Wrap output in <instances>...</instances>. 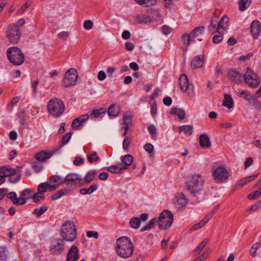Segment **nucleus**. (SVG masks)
<instances>
[{
  "instance_id": "52",
  "label": "nucleus",
  "mask_w": 261,
  "mask_h": 261,
  "mask_svg": "<svg viewBox=\"0 0 261 261\" xmlns=\"http://www.w3.org/2000/svg\"><path fill=\"white\" fill-rule=\"evenodd\" d=\"M260 244L259 243H255L253 244L250 250V254L251 256L254 257L256 255V250L260 246Z\"/></svg>"
},
{
  "instance_id": "11",
  "label": "nucleus",
  "mask_w": 261,
  "mask_h": 261,
  "mask_svg": "<svg viewBox=\"0 0 261 261\" xmlns=\"http://www.w3.org/2000/svg\"><path fill=\"white\" fill-rule=\"evenodd\" d=\"M243 77H244L245 83L251 87L256 88L259 85V81L257 74L250 68H247L246 72Z\"/></svg>"
},
{
  "instance_id": "12",
  "label": "nucleus",
  "mask_w": 261,
  "mask_h": 261,
  "mask_svg": "<svg viewBox=\"0 0 261 261\" xmlns=\"http://www.w3.org/2000/svg\"><path fill=\"white\" fill-rule=\"evenodd\" d=\"M89 118L88 114L82 115L79 117L74 119L71 124V126L74 130H79L81 129V126L83 125L86 121Z\"/></svg>"
},
{
  "instance_id": "37",
  "label": "nucleus",
  "mask_w": 261,
  "mask_h": 261,
  "mask_svg": "<svg viewBox=\"0 0 261 261\" xmlns=\"http://www.w3.org/2000/svg\"><path fill=\"white\" fill-rule=\"evenodd\" d=\"M121 159L122 163H123L125 165L124 166L126 167L127 166H130L133 162V157L129 154L122 156Z\"/></svg>"
},
{
  "instance_id": "29",
  "label": "nucleus",
  "mask_w": 261,
  "mask_h": 261,
  "mask_svg": "<svg viewBox=\"0 0 261 261\" xmlns=\"http://www.w3.org/2000/svg\"><path fill=\"white\" fill-rule=\"evenodd\" d=\"M237 95L249 101L254 99V96L249 93L247 90H242L237 92Z\"/></svg>"
},
{
  "instance_id": "23",
  "label": "nucleus",
  "mask_w": 261,
  "mask_h": 261,
  "mask_svg": "<svg viewBox=\"0 0 261 261\" xmlns=\"http://www.w3.org/2000/svg\"><path fill=\"white\" fill-rule=\"evenodd\" d=\"M0 174L6 179L7 177L10 178L11 175H15L16 174V170L6 166H2L0 167Z\"/></svg>"
},
{
  "instance_id": "9",
  "label": "nucleus",
  "mask_w": 261,
  "mask_h": 261,
  "mask_svg": "<svg viewBox=\"0 0 261 261\" xmlns=\"http://www.w3.org/2000/svg\"><path fill=\"white\" fill-rule=\"evenodd\" d=\"M77 71L74 68H70L65 74L62 81L64 87L67 88L74 85L77 80Z\"/></svg>"
},
{
  "instance_id": "32",
  "label": "nucleus",
  "mask_w": 261,
  "mask_h": 261,
  "mask_svg": "<svg viewBox=\"0 0 261 261\" xmlns=\"http://www.w3.org/2000/svg\"><path fill=\"white\" fill-rule=\"evenodd\" d=\"M229 22V18L226 16H223L220 20L218 22L217 29H226L228 27V23Z\"/></svg>"
},
{
  "instance_id": "48",
  "label": "nucleus",
  "mask_w": 261,
  "mask_h": 261,
  "mask_svg": "<svg viewBox=\"0 0 261 261\" xmlns=\"http://www.w3.org/2000/svg\"><path fill=\"white\" fill-rule=\"evenodd\" d=\"M115 104H112L109 107L108 110V114L109 116L116 117L118 116V112L115 111Z\"/></svg>"
},
{
  "instance_id": "38",
  "label": "nucleus",
  "mask_w": 261,
  "mask_h": 261,
  "mask_svg": "<svg viewBox=\"0 0 261 261\" xmlns=\"http://www.w3.org/2000/svg\"><path fill=\"white\" fill-rule=\"evenodd\" d=\"M141 220L138 217L132 218L129 221L130 226L134 229H138L140 225Z\"/></svg>"
},
{
  "instance_id": "2",
  "label": "nucleus",
  "mask_w": 261,
  "mask_h": 261,
  "mask_svg": "<svg viewBox=\"0 0 261 261\" xmlns=\"http://www.w3.org/2000/svg\"><path fill=\"white\" fill-rule=\"evenodd\" d=\"M61 229V236L63 240L72 242L76 239L77 229L73 221H66L62 225Z\"/></svg>"
},
{
  "instance_id": "60",
  "label": "nucleus",
  "mask_w": 261,
  "mask_h": 261,
  "mask_svg": "<svg viewBox=\"0 0 261 261\" xmlns=\"http://www.w3.org/2000/svg\"><path fill=\"white\" fill-rule=\"evenodd\" d=\"M93 27V22L91 20H88L84 23V28L87 30L91 29Z\"/></svg>"
},
{
  "instance_id": "58",
  "label": "nucleus",
  "mask_w": 261,
  "mask_h": 261,
  "mask_svg": "<svg viewBox=\"0 0 261 261\" xmlns=\"http://www.w3.org/2000/svg\"><path fill=\"white\" fill-rule=\"evenodd\" d=\"M187 91L188 92V95L190 97H193L195 95L194 85L191 84Z\"/></svg>"
},
{
  "instance_id": "14",
  "label": "nucleus",
  "mask_w": 261,
  "mask_h": 261,
  "mask_svg": "<svg viewBox=\"0 0 261 261\" xmlns=\"http://www.w3.org/2000/svg\"><path fill=\"white\" fill-rule=\"evenodd\" d=\"M48 182L49 184V187L51 188V191H54L57 187L64 184V178L59 175H53L49 178Z\"/></svg>"
},
{
  "instance_id": "18",
  "label": "nucleus",
  "mask_w": 261,
  "mask_h": 261,
  "mask_svg": "<svg viewBox=\"0 0 261 261\" xmlns=\"http://www.w3.org/2000/svg\"><path fill=\"white\" fill-rule=\"evenodd\" d=\"M63 239H59L56 244L50 247V251L54 254H59L64 250L65 244Z\"/></svg>"
},
{
  "instance_id": "46",
  "label": "nucleus",
  "mask_w": 261,
  "mask_h": 261,
  "mask_svg": "<svg viewBox=\"0 0 261 261\" xmlns=\"http://www.w3.org/2000/svg\"><path fill=\"white\" fill-rule=\"evenodd\" d=\"M87 159L88 161L90 163H92L93 162H96L99 160V157L97 155L96 151H92L90 154L87 155Z\"/></svg>"
},
{
  "instance_id": "13",
  "label": "nucleus",
  "mask_w": 261,
  "mask_h": 261,
  "mask_svg": "<svg viewBox=\"0 0 261 261\" xmlns=\"http://www.w3.org/2000/svg\"><path fill=\"white\" fill-rule=\"evenodd\" d=\"M250 32L254 39H256L261 33V22L258 20H253L250 25Z\"/></svg>"
},
{
  "instance_id": "6",
  "label": "nucleus",
  "mask_w": 261,
  "mask_h": 261,
  "mask_svg": "<svg viewBox=\"0 0 261 261\" xmlns=\"http://www.w3.org/2000/svg\"><path fill=\"white\" fill-rule=\"evenodd\" d=\"M64 184H66L67 191H71L77 187L82 186L83 185V180L79 174L69 173L64 178Z\"/></svg>"
},
{
  "instance_id": "49",
  "label": "nucleus",
  "mask_w": 261,
  "mask_h": 261,
  "mask_svg": "<svg viewBox=\"0 0 261 261\" xmlns=\"http://www.w3.org/2000/svg\"><path fill=\"white\" fill-rule=\"evenodd\" d=\"M8 258V251L7 249L3 247H0V260H6Z\"/></svg>"
},
{
  "instance_id": "19",
  "label": "nucleus",
  "mask_w": 261,
  "mask_h": 261,
  "mask_svg": "<svg viewBox=\"0 0 261 261\" xmlns=\"http://www.w3.org/2000/svg\"><path fill=\"white\" fill-rule=\"evenodd\" d=\"M187 203V200L185 195L182 193H177L176 194V201L174 204L178 208L183 207Z\"/></svg>"
},
{
  "instance_id": "22",
  "label": "nucleus",
  "mask_w": 261,
  "mask_h": 261,
  "mask_svg": "<svg viewBox=\"0 0 261 261\" xmlns=\"http://www.w3.org/2000/svg\"><path fill=\"white\" fill-rule=\"evenodd\" d=\"M179 84L180 85V89L183 92H186L190 86L189 80L187 76L185 74H182L179 78Z\"/></svg>"
},
{
  "instance_id": "7",
  "label": "nucleus",
  "mask_w": 261,
  "mask_h": 261,
  "mask_svg": "<svg viewBox=\"0 0 261 261\" xmlns=\"http://www.w3.org/2000/svg\"><path fill=\"white\" fill-rule=\"evenodd\" d=\"M173 215L169 210L163 211L158 218V225L161 229H167L172 225Z\"/></svg>"
},
{
  "instance_id": "59",
  "label": "nucleus",
  "mask_w": 261,
  "mask_h": 261,
  "mask_svg": "<svg viewBox=\"0 0 261 261\" xmlns=\"http://www.w3.org/2000/svg\"><path fill=\"white\" fill-rule=\"evenodd\" d=\"M144 148L145 150L149 153H152L153 152L154 148L153 145L150 143L146 144L144 145Z\"/></svg>"
},
{
  "instance_id": "56",
  "label": "nucleus",
  "mask_w": 261,
  "mask_h": 261,
  "mask_svg": "<svg viewBox=\"0 0 261 261\" xmlns=\"http://www.w3.org/2000/svg\"><path fill=\"white\" fill-rule=\"evenodd\" d=\"M132 141V139L130 137H125L123 142V148L124 150H127Z\"/></svg>"
},
{
  "instance_id": "53",
  "label": "nucleus",
  "mask_w": 261,
  "mask_h": 261,
  "mask_svg": "<svg viewBox=\"0 0 261 261\" xmlns=\"http://www.w3.org/2000/svg\"><path fill=\"white\" fill-rule=\"evenodd\" d=\"M239 9L241 11H243L248 7L249 4L248 2L245 0H240L239 2Z\"/></svg>"
},
{
  "instance_id": "43",
  "label": "nucleus",
  "mask_w": 261,
  "mask_h": 261,
  "mask_svg": "<svg viewBox=\"0 0 261 261\" xmlns=\"http://www.w3.org/2000/svg\"><path fill=\"white\" fill-rule=\"evenodd\" d=\"M21 176L20 171L16 170V174L15 175H11L9 178V180L11 183H16L20 179Z\"/></svg>"
},
{
  "instance_id": "27",
  "label": "nucleus",
  "mask_w": 261,
  "mask_h": 261,
  "mask_svg": "<svg viewBox=\"0 0 261 261\" xmlns=\"http://www.w3.org/2000/svg\"><path fill=\"white\" fill-rule=\"evenodd\" d=\"M171 114L177 115L180 120L185 118L186 113L182 109H178L176 107L173 108L170 111Z\"/></svg>"
},
{
  "instance_id": "1",
  "label": "nucleus",
  "mask_w": 261,
  "mask_h": 261,
  "mask_svg": "<svg viewBox=\"0 0 261 261\" xmlns=\"http://www.w3.org/2000/svg\"><path fill=\"white\" fill-rule=\"evenodd\" d=\"M115 250L121 257L127 258L133 254V244L130 238L126 236L119 238L116 242Z\"/></svg>"
},
{
  "instance_id": "41",
  "label": "nucleus",
  "mask_w": 261,
  "mask_h": 261,
  "mask_svg": "<svg viewBox=\"0 0 261 261\" xmlns=\"http://www.w3.org/2000/svg\"><path fill=\"white\" fill-rule=\"evenodd\" d=\"M49 184L47 182H44L40 184L38 187V191L39 194H41L46 192L47 190L51 191V188L49 187Z\"/></svg>"
},
{
  "instance_id": "45",
  "label": "nucleus",
  "mask_w": 261,
  "mask_h": 261,
  "mask_svg": "<svg viewBox=\"0 0 261 261\" xmlns=\"http://www.w3.org/2000/svg\"><path fill=\"white\" fill-rule=\"evenodd\" d=\"M67 191H68L66 190L65 191H64L63 190H60L52 195L51 199L54 200H57L62 196L67 194Z\"/></svg>"
},
{
  "instance_id": "44",
  "label": "nucleus",
  "mask_w": 261,
  "mask_h": 261,
  "mask_svg": "<svg viewBox=\"0 0 261 261\" xmlns=\"http://www.w3.org/2000/svg\"><path fill=\"white\" fill-rule=\"evenodd\" d=\"M47 210V207L45 205H43L40 208L35 209L33 213V214L37 215L38 217H40Z\"/></svg>"
},
{
  "instance_id": "36",
  "label": "nucleus",
  "mask_w": 261,
  "mask_h": 261,
  "mask_svg": "<svg viewBox=\"0 0 261 261\" xmlns=\"http://www.w3.org/2000/svg\"><path fill=\"white\" fill-rule=\"evenodd\" d=\"M181 40L183 45H185L186 48L184 49L185 51L187 50V47L189 45L190 41L193 39L188 34H184L181 37Z\"/></svg>"
},
{
  "instance_id": "25",
  "label": "nucleus",
  "mask_w": 261,
  "mask_h": 261,
  "mask_svg": "<svg viewBox=\"0 0 261 261\" xmlns=\"http://www.w3.org/2000/svg\"><path fill=\"white\" fill-rule=\"evenodd\" d=\"M222 105L229 109L233 107V101L230 95L228 94H224Z\"/></svg>"
},
{
  "instance_id": "40",
  "label": "nucleus",
  "mask_w": 261,
  "mask_h": 261,
  "mask_svg": "<svg viewBox=\"0 0 261 261\" xmlns=\"http://www.w3.org/2000/svg\"><path fill=\"white\" fill-rule=\"evenodd\" d=\"M107 110L105 108H101L98 110H94L90 114L91 118H97L99 117L101 114H105Z\"/></svg>"
},
{
  "instance_id": "50",
  "label": "nucleus",
  "mask_w": 261,
  "mask_h": 261,
  "mask_svg": "<svg viewBox=\"0 0 261 261\" xmlns=\"http://www.w3.org/2000/svg\"><path fill=\"white\" fill-rule=\"evenodd\" d=\"M261 194V189L258 188L256 191L251 192L248 196L249 199H256Z\"/></svg>"
},
{
  "instance_id": "30",
  "label": "nucleus",
  "mask_w": 261,
  "mask_h": 261,
  "mask_svg": "<svg viewBox=\"0 0 261 261\" xmlns=\"http://www.w3.org/2000/svg\"><path fill=\"white\" fill-rule=\"evenodd\" d=\"M205 30L203 26H200L195 28L191 33L189 35L192 39L195 38L196 37L200 36L202 34Z\"/></svg>"
},
{
  "instance_id": "5",
  "label": "nucleus",
  "mask_w": 261,
  "mask_h": 261,
  "mask_svg": "<svg viewBox=\"0 0 261 261\" xmlns=\"http://www.w3.org/2000/svg\"><path fill=\"white\" fill-rule=\"evenodd\" d=\"M48 112L55 117L60 116L65 110L64 102L60 98H55L49 101L47 104Z\"/></svg>"
},
{
  "instance_id": "26",
  "label": "nucleus",
  "mask_w": 261,
  "mask_h": 261,
  "mask_svg": "<svg viewBox=\"0 0 261 261\" xmlns=\"http://www.w3.org/2000/svg\"><path fill=\"white\" fill-rule=\"evenodd\" d=\"M127 167L122 165V164H119L116 165H113L109 167L108 168V170L113 173L119 174L122 172V171L126 169Z\"/></svg>"
},
{
  "instance_id": "51",
  "label": "nucleus",
  "mask_w": 261,
  "mask_h": 261,
  "mask_svg": "<svg viewBox=\"0 0 261 261\" xmlns=\"http://www.w3.org/2000/svg\"><path fill=\"white\" fill-rule=\"evenodd\" d=\"M72 135V132H69L67 134H66L61 139V146H64L65 144H66L69 141L70 139L71 138V137Z\"/></svg>"
},
{
  "instance_id": "24",
  "label": "nucleus",
  "mask_w": 261,
  "mask_h": 261,
  "mask_svg": "<svg viewBox=\"0 0 261 261\" xmlns=\"http://www.w3.org/2000/svg\"><path fill=\"white\" fill-rule=\"evenodd\" d=\"M199 144L203 148H207L211 146L210 139L207 135L203 134L200 136Z\"/></svg>"
},
{
  "instance_id": "61",
  "label": "nucleus",
  "mask_w": 261,
  "mask_h": 261,
  "mask_svg": "<svg viewBox=\"0 0 261 261\" xmlns=\"http://www.w3.org/2000/svg\"><path fill=\"white\" fill-rule=\"evenodd\" d=\"M223 37V36L221 34L215 35L213 37V41L215 43H219L222 40Z\"/></svg>"
},
{
  "instance_id": "62",
  "label": "nucleus",
  "mask_w": 261,
  "mask_h": 261,
  "mask_svg": "<svg viewBox=\"0 0 261 261\" xmlns=\"http://www.w3.org/2000/svg\"><path fill=\"white\" fill-rule=\"evenodd\" d=\"M162 31L163 34L167 35L171 32V28L169 26L164 25L162 27Z\"/></svg>"
},
{
  "instance_id": "3",
  "label": "nucleus",
  "mask_w": 261,
  "mask_h": 261,
  "mask_svg": "<svg viewBox=\"0 0 261 261\" xmlns=\"http://www.w3.org/2000/svg\"><path fill=\"white\" fill-rule=\"evenodd\" d=\"M6 54L9 61L14 65L19 66L24 62V55L21 50L17 46L9 47Z\"/></svg>"
},
{
  "instance_id": "8",
  "label": "nucleus",
  "mask_w": 261,
  "mask_h": 261,
  "mask_svg": "<svg viewBox=\"0 0 261 261\" xmlns=\"http://www.w3.org/2000/svg\"><path fill=\"white\" fill-rule=\"evenodd\" d=\"M21 34V31L17 24H10L7 27L6 37L13 44H16L19 41Z\"/></svg>"
},
{
  "instance_id": "16",
  "label": "nucleus",
  "mask_w": 261,
  "mask_h": 261,
  "mask_svg": "<svg viewBox=\"0 0 261 261\" xmlns=\"http://www.w3.org/2000/svg\"><path fill=\"white\" fill-rule=\"evenodd\" d=\"M243 75L239 72L230 69L227 72V77L232 82L237 83L242 82Z\"/></svg>"
},
{
  "instance_id": "10",
  "label": "nucleus",
  "mask_w": 261,
  "mask_h": 261,
  "mask_svg": "<svg viewBox=\"0 0 261 261\" xmlns=\"http://www.w3.org/2000/svg\"><path fill=\"white\" fill-rule=\"evenodd\" d=\"M214 179L217 183L226 182L229 178L230 174L228 170L223 166H219L213 172Z\"/></svg>"
},
{
  "instance_id": "57",
  "label": "nucleus",
  "mask_w": 261,
  "mask_h": 261,
  "mask_svg": "<svg viewBox=\"0 0 261 261\" xmlns=\"http://www.w3.org/2000/svg\"><path fill=\"white\" fill-rule=\"evenodd\" d=\"M69 33L68 32H62L58 34V37L63 40H65L69 36Z\"/></svg>"
},
{
  "instance_id": "15",
  "label": "nucleus",
  "mask_w": 261,
  "mask_h": 261,
  "mask_svg": "<svg viewBox=\"0 0 261 261\" xmlns=\"http://www.w3.org/2000/svg\"><path fill=\"white\" fill-rule=\"evenodd\" d=\"M204 55L203 54L195 56L191 61V68L195 69L202 67L204 64Z\"/></svg>"
},
{
  "instance_id": "54",
  "label": "nucleus",
  "mask_w": 261,
  "mask_h": 261,
  "mask_svg": "<svg viewBox=\"0 0 261 261\" xmlns=\"http://www.w3.org/2000/svg\"><path fill=\"white\" fill-rule=\"evenodd\" d=\"M205 221L204 220H202L199 223H198L195 225H194L191 228L190 230L193 231L197 230L202 226H203L205 224Z\"/></svg>"
},
{
  "instance_id": "47",
  "label": "nucleus",
  "mask_w": 261,
  "mask_h": 261,
  "mask_svg": "<svg viewBox=\"0 0 261 261\" xmlns=\"http://www.w3.org/2000/svg\"><path fill=\"white\" fill-rule=\"evenodd\" d=\"M208 242L207 239H205L202 242H201L200 244L195 248V252H196L197 254H199L202 250L203 249V248L205 247L206 245L207 244Z\"/></svg>"
},
{
  "instance_id": "64",
  "label": "nucleus",
  "mask_w": 261,
  "mask_h": 261,
  "mask_svg": "<svg viewBox=\"0 0 261 261\" xmlns=\"http://www.w3.org/2000/svg\"><path fill=\"white\" fill-rule=\"evenodd\" d=\"M44 198V195L42 196L39 195L38 193H34L33 199L35 202L38 203L41 199H43Z\"/></svg>"
},
{
  "instance_id": "63",
  "label": "nucleus",
  "mask_w": 261,
  "mask_h": 261,
  "mask_svg": "<svg viewBox=\"0 0 261 261\" xmlns=\"http://www.w3.org/2000/svg\"><path fill=\"white\" fill-rule=\"evenodd\" d=\"M87 236L89 238H94L97 239L98 237V233L95 231H88L87 232Z\"/></svg>"
},
{
  "instance_id": "21",
  "label": "nucleus",
  "mask_w": 261,
  "mask_h": 261,
  "mask_svg": "<svg viewBox=\"0 0 261 261\" xmlns=\"http://www.w3.org/2000/svg\"><path fill=\"white\" fill-rule=\"evenodd\" d=\"M54 153L55 152L53 151L42 150L36 154L35 158L39 161L43 162L50 158Z\"/></svg>"
},
{
  "instance_id": "34",
  "label": "nucleus",
  "mask_w": 261,
  "mask_h": 261,
  "mask_svg": "<svg viewBox=\"0 0 261 261\" xmlns=\"http://www.w3.org/2000/svg\"><path fill=\"white\" fill-rule=\"evenodd\" d=\"M97 185L94 184L91 185L89 188H82L80 190V193L82 195L90 194L97 189Z\"/></svg>"
},
{
  "instance_id": "31",
  "label": "nucleus",
  "mask_w": 261,
  "mask_h": 261,
  "mask_svg": "<svg viewBox=\"0 0 261 261\" xmlns=\"http://www.w3.org/2000/svg\"><path fill=\"white\" fill-rule=\"evenodd\" d=\"M135 1L140 5L147 7H151L156 3V0H135Z\"/></svg>"
},
{
  "instance_id": "20",
  "label": "nucleus",
  "mask_w": 261,
  "mask_h": 261,
  "mask_svg": "<svg viewBox=\"0 0 261 261\" xmlns=\"http://www.w3.org/2000/svg\"><path fill=\"white\" fill-rule=\"evenodd\" d=\"M34 191L30 189L23 190L20 194V201L22 205L25 203L26 201L33 198Z\"/></svg>"
},
{
  "instance_id": "28",
  "label": "nucleus",
  "mask_w": 261,
  "mask_h": 261,
  "mask_svg": "<svg viewBox=\"0 0 261 261\" xmlns=\"http://www.w3.org/2000/svg\"><path fill=\"white\" fill-rule=\"evenodd\" d=\"M7 198L11 199L14 204L22 205L20 201V197L18 198L16 193L14 192H11L7 193Z\"/></svg>"
},
{
  "instance_id": "35",
  "label": "nucleus",
  "mask_w": 261,
  "mask_h": 261,
  "mask_svg": "<svg viewBox=\"0 0 261 261\" xmlns=\"http://www.w3.org/2000/svg\"><path fill=\"white\" fill-rule=\"evenodd\" d=\"M218 25V21L217 20H214L212 19L211 22V25L208 27V31L212 34H214L215 33L218 32L220 33L219 32V29H217Z\"/></svg>"
},
{
  "instance_id": "33",
  "label": "nucleus",
  "mask_w": 261,
  "mask_h": 261,
  "mask_svg": "<svg viewBox=\"0 0 261 261\" xmlns=\"http://www.w3.org/2000/svg\"><path fill=\"white\" fill-rule=\"evenodd\" d=\"M138 23H147L150 22L152 20L151 17L147 14L139 15L137 17Z\"/></svg>"
},
{
  "instance_id": "4",
  "label": "nucleus",
  "mask_w": 261,
  "mask_h": 261,
  "mask_svg": "<svg viewBox=\"0 0 261 261\" xmlns=\"http://www.w3.org/2000/svg\"><path fill=\"white\" fill-rule=\"evenodd\" d=\"M204 184L203 177L199 174L192 176L191 179L186 182L188 191L194 195L202 191Z\"/></svg>"
},
{
  "instance_id": "42",
  "label": "nucleus",
  "mask_w": 261,
  "mask_h": 261,
  "mask_svg": "<svg viewBox=\"0 0 261 261\" xmlns=\"http://www.w3.org/2000/svg\"><path fill=\"white\" fill-rule=\"evenodd\" d=\"M95 174V170H91L88 172L84 178V181L87 184H90L94 178Z\"/></svg>"
},
{
  "instance_id": "17",
  "label": "nucleus",
  "mask_w": 261,
  "mask_h": 261,
  "mask_svg": "<svg viewBox=\"0 0 261 261\" xmlns=\"http://www.w3.org/2000/svg\"><path fill=\"white\" fill-rule=\"evenodd\" d=\"M79 259V252L77 246L72 245L67 255V261H77Z\"/></svg>"
},
{
  "instance_id": "39",
  "label": "nucleus",
  "mask_w": 261,
  "mask_h": 261,
  "mask_svg": "<svg viewBox=\"0 0 261 261\" xmlns=\"http://www.w3.org/2000/svg\"><path fill=\"white\" fill-rule=\"evenodd\" d=\"M179 132H183L185 135H191L193 132V127L191 125H182L179 127Z\"/></svg>"
},
{
  "instance_id": "55",
  "label": "nucleus",
  "mask_w": 261,
  "mask_h": 261,
  "mask_svg": "<svg viewBox=\"0 0 261 261\" xmlns=\"http://www.w3.org/2000/svg\"><path fill=\"white\" fill-rule=\"evenodd\" d=\"M31 3H29V0H28L22 6V7L17 11V13L18 15H20L23 13L24 11L30 6Z\"/></svg>"
}]
</instances>
